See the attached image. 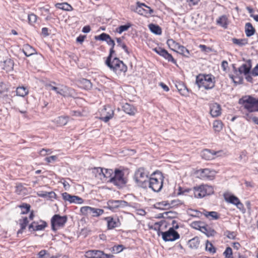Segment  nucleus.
<instances>
[{
    "mask_svg": "<svg viewBox=\"0 0 258 258\" xmlns=\"http://www.w3.org/2000/svg\"><path fill=\"white\" fill-rule=\"evenodd\" d=\"M112 56H108L105 61V64L110 69L113 71L116 74L120 75L121 74L124 75L127 70V66L122 61L117 57H114L111 60Z\"/></svg>",
    "mask_w": 258,
    "mask_h": 258,
    "instance_id": "1",
    "label": "nucleus"
},
{
    "mask_svg": "<svg viewBox=\"0 0 258 258\" xmlns=\"http://www.w3.org/2000/svg\"><path fill=\"white\" fill-rule=\"evenodd\" d=\"M252 62L250 59L247 60L245 63L242 64L238 68V70L236 67L233 66V71L236 74V75H229L230 78H231L235 84H241L243 81V78L242 77L238 76L237 71H238L240 74H243L244 75H247L250 72Z\"/></svg>",
    "mask_w": 258,
    "mask_h": 258,
    "instance_id": "2",
    "label": "nucleus"
},
{
    "mask_svg": "<svg viewBox=\"0 0 258 258\" xmlns=\"http://www.w3.org/2000/svg\"><path fill=\"white\" fill-rule=\"evenodd\" d=\"M164 177L161 173H154L147 182V187L155 192L160 191L163 187Z\"/></svg>",
    "mask_w": 258,
    "mask_h": 258,
    "instance_id": "3",
    "label": "nucleus"
},
{
    "mask_svg": "<svg viewBox=\"0 0 258 258\" xmlns=\"http://www.w3.org/2000/svg\"><path fill=\"white\" fill-rule=\"evenodd\" d=\"M238 103L249 113L258 111L256 99L251 96L247 95L242 97L239 100Z\"/></svg>",
    "mask_w": 258,
    "mask_h": 258,
    "instance_id": "4",
    "label": "nucleus"
},
{
    "mask_svg": "<svg viewBox=\"0 0 258 258\" xmlns=\"http://www.w3.org/2000/svg\"><path fill=\"white\" fill-rule=\"evenodd\" d=\"M149 172L144 168H139L135 172L134 179L139 186L143 188L147 187V182L149 179Z\"/></svg>",
    "mask_w": 258,
    "mask_h": 258,
    "instance_id": "5",
    "label": "nucleus"
},
{
    "mask_svg": "<svg viewBox=\"0 0 258 258\" xmlns=\"http://www.w3.org/2000/svg\"><path fill=\"white\" fill-rule=\"evenodd\" d=\"M214 78H212L211 75H199L196 78V84L199 88L203 87L208 90L214 88L215 82L213 81Z\"/></svg>",
    "mask_w": 258,
    "mask_h": 258,
    "instance_id": "6",
    "label": "nucleus"
},
{
    "mask_svg": "<svg viewBox=\"0 0 258 258\" xmlns=\"http://www.w3.org/2000/svg\"><path fill=\"white\" fill-rule=\"evenodd\" d=\"M110 182L119 187H123L127 183V179L124 176L123 171L115 169L113 177L110 178Z\"/></svg>",
    "mask_w": 258,
    "mask_h": 258,
    "instance_id": "7",
    "label": "nucleus"
},
{
    "mask_svg": "<svg viewBox=\"0 0 258 258\" xmlns=\"http://www.w3.org/2000/svg\"><path fill=\"white\" fill-rule=\"evenodd\" d=\"M131 10L132 11L145 16H152L154 13V10L150 7L139 2H137L136 5L131 6Z\"/></svg>",
    "mask_w": 258,
    "mask_h": 258,
    "instance_id": "8",
    "label": "nucleus"
},
{
    "mask_svg": "<svg viewBox=\"0 0 258 258\" xmlns=\"http://www.w3.org/2000/svg\"><path fill=\"white\" fill-rule=\"evenodd\" d=\"M194 196L197 198H202L207 195H210L214 193V188L212 186L208 185H201L193 188Z\"/></svg>",
    "mask_w": 258,
    "mask_h": 258,
    "instance_id": "9",
    "label": "nucleus"
},
{
    "mask_svg": "<svg viewBox=\"0 0 258 258\" xmlns=\"http://www.w3.org/2000/svg\"><path fill=\"white\" fill-rule=\"evenodd\" d=\"M66 216H61L59 215H54L51 219V229L55 231L58 228L63 227L67 221Z\"/></svg>",
    "mask_w": 258,
    "mask_h": 258,
    "instance_id": "10",
    "label": "nucleus"
},
{
    "mask_svg": "<svg viewBox=\"0 0 258 258\" xmlns=\"http://www.w3.org/2000/svg\"><path fill=\"white\" fill-rule=\"evenodd\" d=\"M160 234L165 241H173L180 237L178 233L173 228H170L167 231L158 233L159 235Z\"/></svg>",
    "mask_w": 258,
    "mask_h": 258,
    "instance_id": "11",
    "label": "nucleus"
},
{
    "mask_svg": "<svg viewBox=\"0 0 258 258\" xmlns=\"http://www.w3.org/2000/svg\"><path fill=\"white\" fill-rule=\"evenodd\" d=\"M85 256L87 258H112V255L105 254L103 251L98 250H90L86 252Z\"/></svg>",
    "mask_w": 258,
    "mask_h": 258,
    "instance_id": "12",
    "label": "nucleus"
},
{
    "mask_svg": "<svg viewBox=\"0 0 258 258\" xmlns=\"http://www.w3.org/2000/svg\"><path fill=\"white\" fill-rule=\"evenodd\" d=\"M128 205L127 202L122 200H109L107 202L108 208L112 211L119 208H124Z\"/></svg>",
    "mask_w": 258,
    "mask_h": 258,
    "instance_id": "13",
    "label": "nucleus"
},
{
    "mask_svg": "<svg viewBox=\"0 0 258 258\" xmlns=\"http://www.w3.org/2000/svg\"><path fill=\"white\" fill-rule=\"evenodd\" d=\"M47 226V223L43 220L39 222L33 221L28 226V229L30 232L43 230Z\"/></svg>",
    "mask_w": 258,
    "mask_h": 258,
    "instance_id": "14",
    "label": "nucleus"
},
{
    "mask_svg": "<svg viewBox=\"0 0 258 258\" xmlns=\"http://www.w3.org/2000/svg\"><path fill=\"white\" fill-rule=\"evenodd\" d=\"M154 51L160 56L163 57L165 59H167L168 61L172 62L174 64L176 63V61L174 59L172 55L168 52V51L164 48L161 47L155 48Z\"/></svg>",
    "mask_w": 258,
    "mask_h": 258,
    "instance_id": "15",
    "label": "nucleus"
},
{
    "mask_svg": "<svg viewBox=\"0 0 258 258\" xmlns=\"http://www.w3.org/2000/svg\"><path fill=\"white\" fill-rule=\"evenodd\" d=\"M198 172L200 177L203 179L213 180L215 176V172L208 168L200 169Z\"/></svg>",
    "mask_w": 258,
    "mask_h": 258,
    "instance_id": "16",
    "label": "nucleus"
},
{
    "mask_svg": "<svg viewBox=\"0 0 258 258\" xmlns=\"http://www.w3.org/2000/svg\"><path fill=\"white\" fill-rule=\"evenodd\" d=\"M104 220L107 223L108 229H112L120 226V223L118 218H114L112 217L105 218Z\"/></svg>",
    "mask_w": 258,
    "mask_h": 258,
    "instance_id": "17",
    "label": "nucleus"
},
{
    "mask_svg": "<svg viewBox=\"0 0 258 258\" xmlns=\"http://www.w3.org/2000/svg\"><path fill=\"white\" fill-rule=\"evenodd\" d=\"M210 114L214 117H216L219 116L221 113V108L220 105L217 103H214L211 104L210 106Z\"/></svg>",
    "mask_w": 258,
    "mask_h": 258,
    "instance_id": "18",
    "label": "nucleus"
},
{
    "mask_svg": "<svg viewBox=\"0 0 258 258\" xmlns=\"http://www.w3.org/2000/svg\"><path fill=\"white\" fill-rule=\"evenodd\" d=\"M122 109L126 113L130 115H134L137 112L136 108L129 103L124 104L122 106Z\"/></svg>",
    "mask_w": 258,
    "mask_h": 258,
    "instance_id": "19",
    "label": "nucleus"
},
{
    "mask_svg": "<svg viewBox=\"0 0 258 258\" xmlns=\"http://www.w3.org/2000/svg\"><path fill=\"white\" fill-rule=\"evenodd\" d=\"M79 85L80 87L85 90H90L92 87V84L90 80L82 78L78 81Z\"/></svg>",
    "mask_w": 258,
    "mask_h": 258,
    "instance_id": "20",
    "label": "nucleus"
},
{
    "mask_svg": "<svg viewBox=\"0 0 258 258\" xmlns=\"http://www.w3.org/2000/svg\"><path fill=\"white\" fill-rule=\"evenodd\" d=\"M216 154V152L214 151L212 152L210 150L205 149L202 151L201 156L203 158L209 160L213 159Z\"/></svg>",
    "mask_w": 258,
    "mask_h": 258,
    "instance_id": "21",
    "label": "nucleus"
},
{
    "mask_svg": "<svg viewBox=\"0 0 258 258\" xmlns=\"http://www.w3.org/2000/svg\"><path fill=\"white\" fill-rule=\"evenodd\" d=\"M202 214L210 220H217L220 217L218 213L215 211L209 212L204 210Z\"/></svg>",
    "mask_w": 258,
    "mask_h": 258,
    "instance_id": "22",
    "label": "nucleus"
},
{
    "mask_svg": "<svg viewBox=\"0 0 258 258\" xmlns=\"http://www.w3.org/2000/svg\"><path fill=\"white\" fill-rule=\"evenodd\" d=\"M201 228V231L208 237L214 236L216 234V231L208 225L202 226Z\"/></svg>",
    "mask_w": 258,
    "mask_h": 258,
    "instance_id": "23",
    "label": "nucleus"
},
{
    "mask_svg": "<svg viewBox=\"0 0 258 258\" xmlns=\"http://www.w3.org/2000/svg\"><path fill=\"white\" fill-rule=\"evenodd\" d=\"M72 90L71 88L63 85H59V88L57 94L63 96H68L71 94Z\"/></svg>",
    "mask_w": 258,
    "mask_h": 258,
    "instance_id": "24",
    "label": "nucleus"
},
{
    "mask_svg": "<svg viewBox=\"0 0 258 258\" xmlns=\"http://www.w3.org/2000/svg\"><path fill=\"white\" fill-rule=\"evenodd\" d=\"M200 243V240L198 237H195L191 239L188 240V245L191 249H197Z\"/></svg>",
    "mask_w": 258,
    "mask_h": 258,
    "instance_id": "25",
    "label": "nucleus"
},
{
    "mask_svg": "<svg viewBox=\"0 0 258 258\" xmlns=\"http://www.w3.org/2000/svg\"><path fill=\"white\" fill-rule=\"evenodd\" d=\"M255 32L254 28L250 23H246L245 25V33L247 37L252 36Z\"/></svg>",
    "mask_w": 258,
    "mask_h": 258,
    "instance_id": "26",
    "label": "nucleus"
},
{
    "mask_svg": "<svg viewBox=\"0 0 258 258\" xmlns=\"http://www.w3.org/2000/svg\"><path fill=\"white\" fill-rule=\"evenodd\" d=\"M218 25L226 29L228 25V18L226 16L222 15L217 20Z\"/></svg>",
    "mask_w": 258,
    "mask_h": 258,
    "instance_id": "27",
    "label": "nucleus"
},
{
    "mask_svg": "<svg viewBox=\"0 0 258 258\" xmlns=\"http://www.w3.org/2000/svg\"><path fill=\"white\" fill-rule=\"evenodd\" d=\"M19 221L21 228L17 232V234H22L29 223L28 219L27 217H24L22 219H20Z\"/></svg>",
    "mask_w": 258,
    "mask_h": 258,
    "instance_id": "28",
    "label": "nucleus"
},
{
    "mask_svg": "<svg viewBox=\"0 0 258 258\" xmlns=\"http://www.w3.org/2000/svg\"><path fill=\"white\" fill-rule=\"evenodd\" d=\"M55 7L59 9L66 11H72L73 10V7L67 3H57L55 4Z\"/></svg>",
    "mask_w": 258,
    "mask_h": 258,
    "instance_id": "29",
    "label": "nucleus"
},
{
    "mask_svg": "<svg viewBox=\"0 0 258 258\" xmlns=\"http://www.w3.org/2000/svg\"><path fill=\"white\" fill-rule=\"evenodd\" d=\"M176 87L181 95L183 96H187L188 95V90L183 84L179 83L178 85H176Z\"/></svg>",
    "mask_w": 258,
    "mask_h": 258,
    "instance_id": "30",
    "label": "nucleus"
},
{
    "mask_svg": "<svg viewBox=\"0 0 258 258\" xmlns=\"http://www.w3.org/2000/svg\"><path fill=\"white\" fill-rule=\"evenodd\" d=\"M23 51L26 56H30L35 53V50L28 44L24 46Z\"/></svg>",
    "mask_w": 258,
    "mask_h": 258,
    "instance_id": "31",
    "label": "nucleus"
},
{
    "mask_svg": "<svg viewBox=\"0 0 258 258\" xmlns=\"http://www.w3.org/2000/svg\"><path fill=\"white\" fill-rule=\"evenodd\" d=\"M167 44L172 50L176 51V49L179 48L180 44L172 39H169L167 41Z\"/></svg>",
    "mask_w": 258,
    "mask_h": 258,
    "instance_id": "32",
    "label": "nucleus"
},
{
    "mask_svg": "<svg viewBox=\"0 0 258 258\" xmlns=\"http://www.w3.org/2000/svg\"><path fill=\"white\" fill-rule=\"evenodd\" d=\"M149 29L150 31L156 34V35H160L162 33L161 28L157 25L151 24L149 25Z\"/></svg>",
    "mask_w": 258,
    "mask_h": 258,
    "instance_id": "33",
    "label": "nucleus"
},
{
    "mask_svg": "<svg viewBox=\"0 0 258 258\" xmlns=\"http://www.w3.org/2000/svg\"><path fill=\"white\" fill-rule=\"evenodd\" d=\"M232 42L239 46L242 47L246 45L248 43V40L247 39H237L233 38L232 39Z\"/></svg>",
    "mask_w": 258,
    "mask_h": 258,
    "instance_id": "34",
    "label": "nucleus"
},
{
    "mask_svg": "<svg viewBox=\"0 0 258 258\" xmlns=\"http://www.w3.org/2000/svg\"><path fill=\"white\" fill-rule=\"evenodd\" d=\"M114 171L111 169H104L102 177L106 179H109L108 181L110 182V178L113 177Z\"/></svg>",
    "mask_w": 258,
    "mask_h": 258,
    "instance_id": "35",
    "label": "nucleus"
},
{
    "mask_svg": "<svg viewBox=\"0 0 258 258\" xmlns=\"http://www.w3.org/2000/svg\"><path fill=\"white\" fill-rule=\"evenodd\" d=\"M16 93L18 96L24 97L28 94V90L24 86L19 87L17 88Z\"/></svg>",
    "mask_w": 258,
    "mask_h": 258,
    "instance_id": "36",
    "label": "nucleus"
},
{
    "mask_svg": "<svg viewBox=\"0 0 258 258\" xmlns=\"http://www.w3.org/2000/svg\"><path fill=\"white\" fill-rule=\"evenodd\" d=\"M177 49L178 50V51H176V52H178L185 57H188V55L189 54V51L184 46L180 45L179 48H178Z\"/></svg>",
    "mask_w": 258,
    "mask_h": 258,
    "instance_id": "37",
    "label": "nucleus"
},
{
    "mask_svg": "<svg viewBox=\"0 0 258 258\" xmlns=\"http://www.w3.org/2000/svg\"><path fill=\"white\" fill-rule=\"evenodd\" d=\"M68 121V116H59L55 119V122L60 126L66 125Z\"/></svg>",
    "mask_w": 258,
    "mask_h": 258,
    "instance_id": "38",
    "label": "nucleus"
},
{
    "mask_svg": "<svg viewBox=\"0 0 258 258\" xmlns=\"http://www.w3.org/2000/svg\"><path fill=\"white\" fill-rule=\"evenodd\" d=\"M92 207L84 206L81 208L80 212L84 216H90Z\"/></svg>",
    "mask_w": 258,
    "mask_h": 258,
    "instance_id": "39",
    "label": "nucleus"
},
{
    "mask_svg": "<svg viewBox=\"0 0 258 258\" xmlns=\"http://www.w3.org/2000/svg\"><path fill=\"white\" fill-rule=\"evenodd\" d=\"M225 200L227 202L235 205L240 201L239 199L234 195H230L228 198H225Z\"/></svg>",
    "mask_w": 258,
    "mask_h": 258,
    "instance_id": "40",
    "label": "nucleus"
},
{
    "mask_svg": "<svg viewBox=\"0 0 258 258\" xmlns=\"http://www.w3.org/2000/svg\"><path fill=\"white\" fill-rule=\"evenodd\" d=\"M104 213V211L101 209L92 208L91 215L92 217H98Z\"/></svg>",
    "mask_w": 258,
    "mask_h": 258,
    "instance_id": "41",
    "label": "nucleus"
},
{
    "mask_svg": "<svg viewBox=\"0 0 258 258\" xmlns=\"http://www.w3.org/2000/svg\"><path fill=\"white\" fill-rule=\"evenodd\" d=\"M19 207L21 209V214H27L30 209V205L28 204H23L19 206Z\"/></svg>",
    "mask_w": 258,
    "mask_h": 258,
    "instance_id": "42",
    "label": "nucleus"
},
{
    "mask_svg": "<svg viewBox=\"0 0 258 258\" xmlns=\"http://www.w3.org/2000/svg\"><path fill=\"white\" fill-rule=\"evenodd\" d=\"M205 249L206 251L210 253H214L216 252V248L209 240H207Z\"/></svg>",
    "mask_w": 258,
    "mask_h": 258,
    "instance_id": "43",
    "label": "nucleus"
},
{
    "mask_svg": "<svg viewBox=\"0 0 258 258\" xmlns=\"http://www.w3.org/2000/svg\"><path fill=\"white\" fill-rule=\"evenodd\" d=\"M106 42H107L108 45L111 46V47L110 49L109 54L108 55V56L111 55V56L112 54L114 53L115 52L114 50V47L115 45L114 41L113 39H112L110 37V38H108V39H107V40Z\"/></svg>",
    "mask_w": 258,
    "mask_h": 258,
    "instance_id": "44",
    "label": "nucleus"
},
{
    "mask_svg": "<svg viewBox=\"0 0 258 258\" xmlns=\"http://www.w3.org/2000/svg\"><path fill=\"white\" fill-rule=\"evenodd\" d=\"M131 26L132 24L130 23H127L124 25H121L116 29V31L118 33L121 34L123 32L127 30Z\"/></svg>",
    "mask_w": 258,
    "mask_h": 258,
    "instance_id": "45",
    "label": "nucleus"
},
{
    "mask_svg": "<svg viewBox=\"0 0 258 258\" xmlns=\"http://www.w3.org/2000/svg\"><path fill=\"white\" fill-rule=\"evenodd\" d=\"M84 202V200L78 196H72L70 203H76V204H82Z\"/></svg>",
    "mask_w": 258,
    "mask_h": 258,
    "instance_id": "46",
    "label": "nucleus"
},
{
    "mask_svg": "<svg viewBox=\"0 0 258 258\" xmlns=\"http://www.w3.org/2000/svg\"><path fill=\"white\" fill-rule=\"evenodd\" d=\"M108 38H110V35L105 33H103L100 35L98 36H96L95 37V39L96 40H100L101 41H106L107 39H108Z\"/></svg>",
    "mask_w": 258,
    "mask_h": 258,
    "instance_id": "47",
    "label": "nucleus"
},
{
    "mask_svg": "<svg viewBox=\"0 0 258 258\" xmlns=\"http://www.w3.org/2000/svg\"><path fill=\"white\" fill-rule=\"evenodd\" d=\"M114 114V111L113 110H110V112L109 115H105V116H102L100 117V119L104 121L105 122H108L111 118H112Z\"/></svg>",
    "mask_w": 258,
    "mask_h": 258,
    "instance_id": "48",
    "label": "nucleus"
},
{
    "mask_svg": "<svg viewBox=\"0 0 258 258\" xmlns=\"http://www.w3.org/2000/svg\"><path fill=\"white\" fill-rule=\"evenodd\" d=\"M116 39L117 43H118V45L121 47L124 51L128 54L130 52L128 50L127 47L126 45L122 42V39L120 38H116Z\"/></svg>",
    "mask_w": 258,
    "mask_h": 258,
    "instance_id": "49",
    "label": "nucleus"
},
{
    "mask_svg": "<svg viewBox=\"0 0 258 258\" xmlns=\"http://www.w3.org/2000/svg\"><path fill=\"white\" fill-rule=\"evenodd\" d=\"M28 19L29 23L31 25H33L36 22L37 19V16L33 13H31L28 15Z\"/></svg>",
    "mask_w": 258,
    "mask_h": 258,
    "instance_id": "50",
    "label": "nucleus"
},
{
    "mask_svg": "<svg viewBox=\"0 0 258 258\" xmlns=\"http://www.w3.org/2000/svg\"><path fill=\"white\" fill-rule=\"evenodd\" d=\"M213 128L216 132H220L222 129V123L220 121H215L213 123Z\"/></svg>",
    "mask_w": 258,
    "mask_h": 258,
    "instance_id": "51",
    "label": "nucleus"
},
{
    "mask_svg": "<svg viewBox=\"0 0 258 258\" xmlns=\"http://www.w3.org/2000/svg\"><path fill=\"white\" fill-rule=\"evenodd\" d=\"M124 247L122 245H114L112 247V252L114 253H118L121 251H122Z\"/></svg>",
    "mask_w": 258,
    "mask_h": 258,
    "instance_id": "52",
    "label": "nucleus"
},
{
    "mask_svg": "<svg viewBox=\"0 0 258 258\" xmlns=\"http://www.w3.org/2000/svg\"><path fill=\"white\" fill-rule=\"evenodd\" d=\"M224 254L225 255L226 258H233L232 256V248L230 247H227L226 250L224 252Z\"/></svg>",
    "mask_w": 258,
    "mask_h": 258,
    "instance_id": "53",
    "label": "nucleus"
},
{
    "mask_svg": "<svg viewBox=\"0 0 258 258\" xmlns=\"http://www.w3.org/2000/svg\"><path fill=\"white\" fill-rule=\"evenodd\" d=\"M46 256H49V253L46 250H41L38 253V258H45Z\"/></svg>",
    "mask_w": 258,
    "mask_h": 258,
    "instance_id": "54",
    "label": "nucleus"
},
{
    "mask_svg": "<svg viewBox=\"0 0 258 258\" xmlns=\"http://www.w3.org/2000/svg\"><path fill=\"white\" fill-rule=\"evenodd\" d=\"M104 168L101 167H95L93 169V172L97 173L100 176V178L102 179V176L103 173Z\"/></svg>",
    "mask_w": 258,
    "mask_h": 258,
    "instance_id": "55",
    "label": "nucleus"
},
{
    "mask_svg": "<svg viewBox=\"0 0 258 258\" xmlns=\"http://www.w3.org/2000/svg\"><path fill=\"white\" fill-rule=\"evenodd\" d=\"M72 196L68 194V192H63L62 194V197L63 200L65 201H68L70 203L71 198Z\"/></svg>",
    "mask_w": 258,
    "mask_h": 258,
    "instance_id": "56",
    "label": "nucleus"
},
{
    "mask_svg": "<svg viewBox=\"0 0 258 258\" xmlns=\"http://www.w3.org/2000/svg\"><path fill=\"white\" fill-rule=\"evenodd\" d=\"M225 234L227 237L231 239H234L236 236L235 233L234 232H231L230 231H226L225 232Z\"/></svg>",
    "mask_w": 258,
    "mask_h": 258,
    "instance_id": "57",
    "label": "nucleus"
},
{
    "mask_svg": "<svg viewBox=\"0 0 258 258\" xmlns=\"http://www.w3.org/2000/svg\"><path fill=\"white\" fill-rule=\"evenodd\" d=\"M201 224L202 222H194L192 223L193 227H194L195 229L199 230L200 231H201V228L202 227V226H204Z\"/></svg>",
    "mask_w": 258,
    "mask_h": 258,
    "instance_id": "58",
    "label": "nucleus"
},
{
    "mask_svg": "<svg viewBox=\"0 0 258 258\" xmlns=\"http://www.w3.org/2000/svg\"><path fill=\"white\" fill-rule=\"evenodd\" d=\"M57 158L56 156H51L50 157H48L45 158V160L47 161L48 163H51L53 161H55Z\"/></svg>",
    "mask_w": 258,
    "mask_h": 258,
    "instance_id": "59",
    "label": "nucleus"
},
{
    "mask_svg": "<svg viewBox=\"0 0 258 258\" xmlns=\"http://www.w3.org/2000/svg\"><path fill=\"white\" fill-rule=\"evenodd\" d=\"M199 47L201 48L203 52H208L211 50V49L210 47H207L205 45L201 44L199 45Z\"/></svg>",
    "mask_w": 258,
    "mask_h": 258,
    "instance_id": "60",
    "label": "nucleus"
},
{
    "mask_svg": "<svg viewBox=\"0 0 258 258\" xmlns=\"http://www.w3.org/2000/svg\"><path fill=\"white\" fill-rule=\"evenodd\" d=\"M46 86L50 88V89L55 91L56 93L58 91V89L59 88V86L58 87H55L52 85V84H48L46 85Z\"/></svg>",
    "mask_w": 258,
    "mask_h": 258,
    "instance_id": "61",
    "label": "nucleus"
},
{
    "mask_svg": "<svg viewBox=\"0 0 258 258\" xmlns=\"http://www.w3.org/2000/svg\"><path fill=\"white\" fill-rule=\"evenodd\" d=\"M250 72H251V74L252 75V76H254V77L258 76V63L252 70V71Z\"/></svg>",
    "mask_w": 258,
    "mask_h": 258,
    "instance_id": "62",
    "label": "nucleus"
},
{
    "mask_svg": "<svg viewBox=\"0 0 258 258\" xmlns=\"http://www.w3.org/2000/svg\"><path fill=\"white\" fill-rule=\"evenodd\" d=\"M200 0H186L189 6H195L198 4Z\"/></svg>",
    "mask_w": 258,
    "mask_h": 258,
    "instance_id": "63",
    "label": "nucleus"
},
{
    "mask_svg": "<svg viewBox=\"0 0 258 258\" xmlns=\"http://www.w3.org/2000/svg\"><path fill=\"white\" fill-rule=\"evenodd\" d=\"M245 76V79L246 80L250 83H253V79L252 77V75L251 74V72L249 73V74H248L247 75H244Z\"/></svg>",
    "mask_w": 258,
    "mask_h": 258,
    "instance_id": "64",
    "label": "nucleus"
}]
</instances>
